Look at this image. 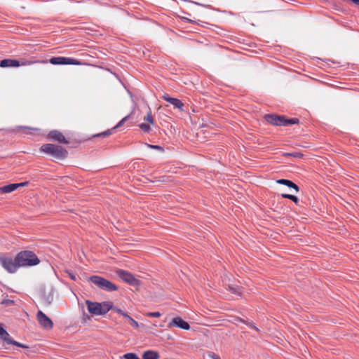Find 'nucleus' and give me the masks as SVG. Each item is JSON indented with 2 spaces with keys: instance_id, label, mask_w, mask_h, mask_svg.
Returning a JSON list of instances; mask_svg holds the SVG:
<instances>
[{
  "instance_id": "nucleus-12",
  "label": "nucleus",
  "mask_w": 359,
  "mask_h": 359,
  "mask_svg": "<svg viewBox=\"0 0 359 359\" xmlns=\"http://www.w3.org/2000/svg\"><path fill=\"white\" fill-rule=\"evenodd\" d=\"M48 138L50 140L55 141L59 143L69 144V141L66 140L65 135L60 131L57 130L50 131L48 134Z\"/></svg>"
},
{
  "instance_id": "nucleus-16",
  "label": "nucleus",
  "mask_w": 359,
  "mask_h": 359,
  "mask_svg": "<svg viewBox=\"0 0 359 359\" xmlns=\"http://www.w3.org/2000/svg\"><path fill=\"white\" fill-rule=\"evenodd\" d=\"M17 130H22L23 132L22 133L23 134H25V135H29V134H31V135H35L37 133V132L39 131V129L37 128H32V127H29V126H18L16 128Z\"/></svg>"
},
{
  "instance_id": "nucleus-29",
  "label": "nucleus",
  "mask_w": 359,
  "mask_h": 359,
  "mask_svg": "<svg viewBox=\"0 0 359 359\" xmlns=\"http://www.w3.org/2000/svg\"><path fill=\"white\" fill-rule=\"evenodd\" d=\"M208 356L212 359H221L218 355H217L214 353H209Z\"/></svg>"
},
{
  "instance_id": "nucleus-3",
  "label": "nucleus",
  "mask_w": 359,
  "mask_h": 359,
  "mask_svg": "<svg viewBox=\"0 0 359 359\" xmlns=\"http://www.w3.org/2000/svg\"><path fill=\"white\" fill-rule=\"evenodd\" d=\"M15 261L20 266H34L39 263L37 256L32 251H22L15 257Z\"/></svg>"
},
{
  "instance_id": "nucleus-6",
  "label": "nucleus",
  "mask_w": 359,
  "mask_h": 359,
  "mask_svg": "<svg viewBox=\"0 0 359 359\" xmlns=\"http://www.w3.org/2000/svg\"><path fill=\"white\" fill-rule=\"evenodd\" d=\"M0 264L8 273H15L20 266L16 262L15 259H13L11 257H0Z\"/></svg>"
},
{
  "instance_id": "nucleus-14",
  "label": "nucleus",
  "mask_w": 359,
  "mask_h": 359,
  "mask_svg": "<svg viewBox=\"0 0 359 359\" xmlns=\"http://www.w3.org/2000/svg\"><path fill=\"white\" fill-rule=\"evenodd\" d=\"M28 184L27 182L16 183V184H10L4 187H0V194H8L11 193L16 190L18 188L24 187Z\"/></svg>"
},
{
  "instance_id": "nucleus-18",
  "label": "nucleus",
  "mask_w": 359,
  "mask_h": 359,
  "mask_svg": "<svg viewBox=\"0 0 359 359\" xmlns=\"http://www.w3.org/2000/svg\"><path fill=\"white\" fill-rule=\"evenodd\" d=\"M134 328H138L139 327V323L135 320L133 318H131L127 313L126 315L123 317Z\"/></svg>"
},
{
  "instance_id": "nucleus-33",
  "label": "nucleus",
  "mask_w": 359,
  "mask_h": 359,
  "mask_svg": "<svg viewBox=\"0 0 359 359\" xmlns=\"http://www.w3.org/2000/svg\"><path fill=\"white\" fill-rule=\"evenodd\" d=\"M111 134V130H107L102 133H100V135H98L99 136H103V137H105V136H108Z\"/></svg>"
},
{
  "instance_id": "nucleus-8",
  "label": "nucleus",
  "mask_w": 359,
  "mask_h": 359,
  "mask_svg": "<svg viewBox=\"0 0 359 359\" xmlns=\"http://www.w3.org/2000/svg\"><path fill=\"white\" fill-rule=\"evenodd\" d=\"M50 63L52 65H80L81 62L74 58L65 57H53L50 59Z\"/></svg>"
},
{
  "instance_id": "nucleus-4",
  "label": "nucleus",
  "mask_w": 359,
  "mask_h": 359,
  "mask_svg": "<svg viewBox=\"0 0 359 359\" xmlns=\"http://www.w3.org/2000/svg\"><path fill=\"white\" fill-rule=\"evenodd\" d=\"M264 118L268 123L275 126H287L299 123L298 118H286L284 116L274 114H266Z\"/></svg>"
},
{
  "instance_id": "nucleus-37",
  "label": "nucleus",
  "mask_w": 359,
  "mask_h": 359,
  "mask_svg": "<svg viewBox=\"0 0 359 359\" xmlns=\"http://www.w3.org/2000/svg\"><path fill=\"white\" fill-rule=\"evenodd\" d=\"M351 1H353L354 4H355L356 5H359V0H351Z\"/></svg>"
},
{
  "instance_id": "nucleus-9",
  "label": "nucleus",
  "mask_w": 359,
  "mask_h": 359,
  "mask_svg": "<svg viewBox=\"0 0 359 359\" xmlns=\"http://www.w3.org/2000/svg\"><path fill=\"white\" fill-rule=\"evenodd\" d=\"M116 274L124 282L130 285H138L140 284V281L137 278H135L133 274L126 271L118 269L116 271Z\"/></svg>"
},
{
  "instance_id": "nucleus-10",
  "label": "nucleus",
  "mask_w": 359,
  "mask_h": 359,
  "mask_svg": "<svg viewBox=\"0 0 359 359\" xmlns=\"http://www.w3.org/2000/svg\"><path fill=\"white\" fill-rule=\"evenodd\" d=\"M34 62L32 60H25L20 63V62L17 60L13 59H4L0 62V67H16L20 65H31L34 64Z\"/></svg>"
},
{
  "instance_id": "nucleus-36",
  "label": "nucleus",
  "mask_w": 359,
  "mask_h": 359,
  "mask_svg": "<svg viewBox=\"0 0 359 359\" xmlns=\"http://www.w3.org/2000/svg\"><path fill=\"white\" fill-rule=\"evenodd\" d=\"M248 325L249 326L252 327L253 329H255V330H257V331H258V330H258V328H257L255 325H254L252 323H248Z\"/></svg>"
},
{
  "instance_id": "nucleus-25",
  "label": "nucleus",
  "mask_w": 359,
  "mask_h": 359,
  "mask_svg": "<svg viewBox=\"0 0 359 359\" xmlns=\"http://www.w3.org/2000/svg\"><path fill=\"white\" fill-rule=\"evenodd\" d=\"M114 312H116V313L119 314L121 316L123 317L125 315H126V312H124L123 311H122L121 309L119 308H117V307H113L112 306V309H111Z\"/></svg>"
},
{
  "instance_id": "nucleus-32",
  "label": "nucleus",
  "mask_w": 359,
  "mask_h": 359,
  "mask_svg": "<svg viewBox=\"0 0 359 359\" xmlns=\"http://www.w3.org/2000/svg\"><path fill=\"white\" fill-rule=\"evenodd\" d=\"M183 20L186 21V22H191V23H195L196 22L193 20H191L187 17H182L181 18Z\"/></svg>"
},
{
  "instance_id": "nucleus-31",
  "label": "nucleus",
  "mask_w": 359,
  "mask_h": 359,
  "mask_svg": "<svg viewBox=\"0 0 359 359\" xmlns=\"http://www.w3.org/2000/svg\"><path fill=\"white\" fill-rule=\"evenodd\" d=\"M281 196L283 198H287V199H290L292 198V197L293 196V195L292 194H281Z\"/></svg>"
},
{
  "instance_id": "nucleus-22",
  "label": "nucleus",
  "mask_w": 359,
  "mask_h": 359,
  "mask_svg": "<svg viewBox=\"0 0 359 359\" xmlns=\"http://www.w3.org/2000/svg\"><path fill=\"white\" fill-rule=\"evenodd\" d=\"M287 187H288L289 188L293 189L296 193L299 192V187L290 180L289 182V184L287 185Z\"/></svg>"
},
{
  "instance_id": "nucleus-1",
  "label": "nucleus",
  "mask_w": 359,
  "mask_h": 359,
  "mask_svg": "<svg viewBox=\"0 0 359 359\" xmlns=\"http://www.w3.org/2000/svg\"><path fill=\"white\" fill-rule=\"evenodd\" d=\"M88 312L93 316H103L112 309L111 302H97L90 300L85 302Z\"/></svg>"
},
{
  "instance_id": "nucleus-23",
  "label": "nucleus",
  "mask_w": 359,
  "mask_h": 359,
  "mask_svg": "<svg viewBox=\"0 0 359 359\" xmlns=\"http://www.w3.org/2000/svg\"><path fill=\"white\" fill-rule=\"evenodd\" d=\"M129 116H126L124 118H123L114 128L113 129L119 128L123 125V123L126 121V120L128 118Z\"/></svg>"
},
{
  "instance_id": "nucleus-15",
  "label": "nucleus",
  "mask_w": 359,
  "mask_h": 359,
  "mask_svg": "<svg viewBox=\"0 0 359 359\" xmlns=\"http://www.w3.org/2000/svg\"><path fill=\"white\" fill-rule=\"evenodd\" d=\"M162 98L164 100H165V101L168 102L169 103H170L171 104H172L174 106V107L179 109L181 111H184V109H183L184 104L182 103V102L180 100H179L177 98L171 97L168 94L163 95Z\"/></svg>"
},
{
  "instance_id": "nucleus-24",
  "label": "nucleus",
  "mask_w": 359,
  "mask_h": 359,
  "mask_svg": "<svg viewBox=\"0 0 359 359\" xmlns=\"http://www.w3.org/2000/svg\"><path fill=\"white\" fill-rule=\"evenodd\" d=\"M146 316H148V317H154V318H159L161 317V314L160 312H149L147 313H146Z\"/></svg>"
},
{
  "instance_id": "nucleus-21",
  "label": "nucleus",
  "mask_w": 359,
  "mask_h": 359,
  "mask_svg": "<svg viewBox=\"0 0 359 359\" xmlns=\"http://www.w3.org/2000/svg\"><path fill=\"white\" fill-rule=\"evenodd\" d=\"M123 358L124 359H139L137 354L134 353H128L123 355Z\"/></svg>"
},
{
  "instance_id": "nucleus-34",
  "label": "nucleus",
  "mask_w": 359,
  "mask_h": 359,
  "mask_svg": "<svg viewBox=\"0 0 359 359\" xmlns=\"http://www.w3.org/2000/svg\"><path fill=\"white\" fill-rule=\"evenodd\" d=\"M67 273H68V275H69V278H70L72 280H76V276H75L74 273H71V272H69V271H67Z\"/></svg>"
},
{
  "instance_id": "nucleus-11",
  "label": "nucleus",
  "mask_w": 359,
  "mask_h": 359,
  "mask_svg": "<svg viewBox=\"0 0 359 359\" xmlns=\"http://www.w3.org/2000/svg\"><path fill=\"white\" fill-rule=\"evenodd\" d=\"M36 319L41 327L46 330H50L53 327V321L41 311L36 314Z\"/></svg>"
},
{
  "instance_id": "nucleus-35",
  "label": "nucleus",
  "mask_w": 359,
  "mask_h": 359,
  "mask_svg": "<svg viewBox=\"0 0 359 359\" xmlns=\"http://www.w3.org/2000/svg\"><path fill=\"white\" fill-rule=\"evenodd\" d=\"M291 201H292L294 203L298 204L299 199L297 196H294L292 197Z\"/></svg>"
},
{
  "instance_id": "nucleus-20",
  "label": "nucleus",
  "mask_w": 359,
  "mask_h": 359,
  "mask_svg": "<svg viewBox=\"0 0 359 359\" xmlns=\"http://www.w3.org/2000/svg\"><path fill=\"white\" fill-rule=\"evenodd\" d=\"M150 125L151 124H149V123H142L139 124L138 126L143 132L149 133L151 130Z\"/></svg>"
},
{
  "instance_id": "nucleus-26",
  "label": "nucleus",
  "mask_w": 359,
  "mask_h": 359,
  "mask_svg": "<svg viewBox=\"0 0 359 359\" xmlns=\"http://www.w3.org/2000/svg\"><path fill=\"white\" fill-rule=\"evenodd\" d=\"M285 155V156H294L295 158H301V157L303 156L302 154L298 153V152L297 153H292H292H286Z\"/></svg>"
},
{
  "instance_id": "nucleus-13",
  "label": "nucleus",
  "mask_w": 359,
  "mask_h": 359,
  "mask_svg": "<svg viewBox=\"0 0 359 359\" xmlns=\"http://www.w3.org/2000/svg\"><path fill=\"white\" fill-rule=\"evenodd\" d=\"M168 327H180L181 329L189 330L190 329L189 324L182 320L180 317L174 318L168 324Z\"/></svg>"
},
{
  "instance_id": "nucleus-5",
  "label": "nucleus",
  "mask_w": 359,
  "mask_h": 359,
  "mask_svg": "<svg viewBox=\"0 0 359 359\" xmlns=\"http://www.w3.org/2000/svg\"><path fill=\"white\" fill-rule=\"evenodd\" d=\"M88 281L95 284L100 289H102L107 292H112L118 290V287L115 284L101 276H90L88 278Z\"/></svg>"
},
{
  "instance_id": "nucleus-28",
  "label": "nucleus",
  "mask_w": 359,
  "mask_h": 359,
  "mask_svg": "<svg viewBox=\"0 0 359 359\" xmlns=\"http://www.w3.org/2000/svg\"><path fill=\"white\" fill-rule=\"evenodd\" d=\"M13 304H14V301L11 300V299H4L1 302V304H4V305H11Z\"/></svg>"
},
{
  "instance_id": "nucleus-7",
  "label": "nucleus",
  "mask_w": 359,
  "mask_h": 359,
  "mask_svg": "<svg viewBox=\"0 0 359 359\" xmlns=\"http://www.w3.org/2000/svg\"><path fill=\"white\" fill-rule=\"evenodd\" d=\"M0 339L4 341L8 344H13L14 346L21 347L23 348H28L29 346L18 342L12 339L9 333L0 325Z\"/></svg>"
},
{
  "instance_id": "nucleus-27",
  "label": "nucleus",
  "mask_w": 359,
  "mask_h": 359,
  "mask_svg": "<svg viewBox=\"0 0 359 359\" xmlns=\"http://www.w3.org/2000/svg\"><path fill=\"white\" fill-rule=\"evenodd\" d=\"M290 180H285V179H280L278 180L276 182L280 184H283L285 186H287L289 184Z\"/></svg>"
},
{
  "instance_id": "nucleus-19",
  "label": "nucleus",
  "mask_w": 359,
  "mask_h": 359,
  "mask_svg": "<svg viewBox=\"0 0 359 359\" xmlns=\"http://www.w3.org/2000/svg\"><path fill=\"white\" fill-rule=\"evenodd\" d=\"M144 121L148 122L151 125L154 124V120L151 114V110L149 108L147 115L144 117Z\"/></svg>"
},
{
  "instance_id": "nucleus-2",
  "label": "nucleus",
  "mask_w": 359,
  "mask_h": 359,
  "mask_svg": "<svg viewBox=\"0 0 359 359\" xmlns=\"http://www.w3.org/2000/svg\"><path fill=\"white\" fill-rule=\"evenodd\" d=\"M40 151L56 159H64L67 156L68 151L62 147L53 144H44Z\"/></svg>"
},
{
  "instance_id": "nucleus-38",
  "label": "nucleus",
  "mask_w": 359,
  "mask_h": 359,
  "mask_svg": "<svg viewBox=\"0 0 359 359\" xmlns=\"http://www.w3.org/2000/svg\"><path fill=\"white\" fill-rule=\"evenodd\" d=\"M50 304H51V301H50V300L47 301V304H48V305H50Z\"/></svg>"
},
{
  "instance_id": "nucleus-17",
  "label": "nucleus",
  "mask_w": 359,
  "mask_h": 359,
  "mask_svg": "<svg viewBox=\"0 0 359 359\" xmlns=\"http://www.w3.org/2000/svg\"><path fill=\"white\" fill-rule=\"evenodd\" d=\"M159 353L155 351H147L142 355V359H158Z\"/></svg>"
},
{
  "instance_id": "nucleus-30",
  "label": "nucleus",
  "mask_w": 359,
  "mask_h": 359,
  "mask_svg": "<svg viewBox=\"0 0 359 359\" xmlns=\"http://www.w3.org/2000/svg\"><path fill=\"white\" fill-rule=\"evenodd\" d=\"M147 146L149 147H151V148H153V149H158V150H163V148L158 145H151V144H147Z\"/></svg>"
}]
</instances>
